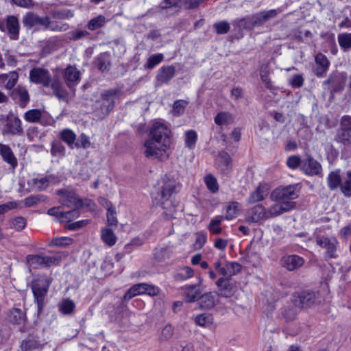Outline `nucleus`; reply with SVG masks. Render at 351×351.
Wrapping results in <instances>:
<instances>
[{
	"label": "nucleus",
	"instance_id": "30",
	"mask_svg": "<svg viewBox=\"0 0 351 351\" xmlns=\"http://www.w3.org/2000/svg\"><path fill=\"white\" fill-rule=\"evenodd\" d=\"M6 128L12 135H19L23 132L21 121L17 117L9 118L6 124Z\"/></svg>",
	"mask_w": 351,
	"mask_h": 351
},
{
	"label": "nucleus",
	"instance_id": "35",
	"mask_svg": "<svg viewBox=\"0 0 351 351\" xmlns=\"http://www.w3.org/2000/svg\"><path fill=\"white\" fill-rule=\"evenodd\" d=\"M0 79L3 82L6 81L5 88L8 90H12L17 83L19 75L16 71L10 72L8 74L0 75Z\"/></svg>",
	"mask_w": 351,
	"mask_h": 351
},
{
	"label": "nucleus",
	"instance_id": "53",
	"mask_svg": "<svg viewBox=\"0 0 351 351\" xmlns=\"http://www.w3.org/2000/svg\"><path fill=\"white\" fill-rule=\"evenodd\" d=\"M73 239L70 237H56L49 241V246L65 247L71 245Z\"/></svg>",
	"mask_w": 351,
	"mask_h": 351
},
{
	"label": "nucleus",
	"instance_id": "24",
	"mask_svg": "<svg viewBox=\"0 0 351 351\" xmlns=\"http://www.w3.org/2000/svg\"><path fill=\"white\" fill-rule=\"evenodd\" d=\"M11 97L17 101L21 107L24 108L29 101V95L27 90L21 86H18L11 93Z\"/></svg>",
	"mask_w": 351,
	"mask_h": 351
},
{
	"label": "nucleus",
	"instance_id": "48",
	"mask_svg": "<svg viewBox=\"0 0 351 351\" xmlns=\"http://www.w3.org/2000/svg\"><path fill=\"white\" fill-rule=\"evenodd\" d=\"M232 121V114L226 112H221L215 117V123L218 125H228Z\"/></svg>",
	"mask_w": 351,
	"mask_h": 351
},
{
	"label": "nucleus",
	"instance_id": "64",
	"mask_svg": "<svg viewBox=\"0 0 351 351\" xmlns=\"http://www.w3.org/2000/svg\"><path fill=\"white\" fill-rule=\"evenodd\" d=\"M10 225L16 230L21 231L26 226V219L23 217H16L10 220Z\"/></svg>",
	"mask_w": 351,
	"mask_h": 351
},
{
	"label": "nucleus",
	"instance_id": "54",
	"mask_svg": "<svg viewBox=\"0 0 351 351\" xmlns=\"http://www.w3.org/2000/svg\"><path fill=\"white\" fill-rule=\"evenodd\" d=\"M338 43L344 50L351 48V34L343 33L338 35Z\"/></svg>",
	"mask_w": 351,
	"mask_h": 351
},
{
	"label": "nucleus",
	"instance_id": "41",
	"mask_svg": "<svg viewBox=\"0 0 351 351\" xmlns=\"http://www.w3.org/2000/svg\"><path fill=\"white\" fill-rule=\"evenodd\" d=\"M101 239L109 246H112L117 241V237L114 232L110 228H104L101 230Z\"/></svg>",
	"mask_w": 351,
	"mask_h": 351
},
{
	"label": "nucleus",
	"instance_id": "4",
	"mask_svg": "<svg viewBox=\"0 0 351 351\" xmlns=\"http://www.w3.org/2000/svg\"><path fill=\"white\" fill-rule=\"evenodd\" d=\"M119 92V89L113 88L106 90L101 94L100 99L96 101V106L100 111L101 117L108 115L114 108L115 99Z\"/></svg>",
	"mask_w": 351,
	"mask_h": 351
},
{
	"label": "nucleus",
	"instance_id": "61",
	"mask_svg": "<svg viewBox=\"0 0 351 351\" xmlns=\"http://www.w3.org/2000/svg\"><path fill=\"white\" fill-rule=\"evenodd\" d=\"M188 102L185 100H177L174 102L173 106V114L174 116H180L184 112L185 108Z\"/></svg>",
	"mask_w": 351,
	"mask_h": 351
},
{
	"label": "nucleus",
	"instance_id": "16",
	"mask_svg": "<svg viewBox=\"0 0 351 351\" xmlns=\"http://www.w3.org/2000/svg\"><path fill=\"white\" fill-rule=\"evenodd\" d=\"M330 62L328 58L322 53H318L315 58L313 72L318 77H322L328 71Z\"/></svg>",
	"mask_w": 351,
	"mask_h": 351
},
{
	"label": "nucleus",
	"instance_id": "21",
	"mask_svg": "<svg viewBox=\"0 0 351 351\" xmlns=\"http://www.w3.org/2000/svg\"><path fill=\"white\" fill-rule=\"evenodd\" d=\"M282 263L283 267L287 269L289 271H294L304 265V260L298 255L292 254L283 256Z\"/></svg>",
	"mask_w": 351,
	"mask_h": 351
},
{
	"label": "nucleus",
	"instance_id": "19",
	"mask_svg": "<svg viewBox=\"0 0 351 351\" xmlns=\"http://www.w3.org/2000/svg\"><path fill=\"white\" fill-rule=\"evenodd\" d=\"M216 285L219 288L218 296L230 298L234 294V286L230 282V278H220L217 282Z\"/></svg>",
	"mask_w": 351,
	"mask_h": 351
},
{
	"label": "nucleus",
	"instance_id": "10",
	"mask_svg": "<svg viewBox=\"0 0 351 351\" xmlns=\"http://www.w3.org/2000/svg\"><path fill=\"white\" fill-rule=\"evenodd\" d=\"M316 243L319 246L326 250V258H335L337 257L336 251L338 242L335 238L318 236L316 238Z\"/></svg>",
	"mask_w": 351,
	"mask_h": 351
},
{
	"label": "nucleus",
	"instance_id": "1",
	"mask_svg": "<svg viewBox=\"0 0 351 351\" xmlns=\"http://www.w3.org/2000/svg\"><path fill=\"white\" fill-rule=\"evenodd\" d=\"M170 143L171 130L164 123L155 122L149 128L144 143V154L147 158H160L166 154Z\"/></svg>",
	"mask_w": 351,
	"mask_h": 351
},
{
	"label": "nucleus",
	"instance_id": "7",
	"mask_svg": "<svg viewBox=\"0 0 351 351\" xmlns=\"http://www.w3.org/2000/svg\"><path fill=\"white\" fill-rule=\"evenodd\" d=\"M263 251V241L253 240L247 247L245 260L254 267H262V253Z\"/></svg>",
	"mask_w": 351,
	"mask_h": 351
},
{
	"label": "nucleus",
	"instance_id": "52",
	"mask_svg": "<svg viewBox=\"0 0 351 351\" xmlns=\"http://www.w3.org/2000/svg\"><path fill=\"white\" fill-rule=\"evenodd\" d=\"M42 116V112L39 109H32L25 113V119L30 123L38 122Z\"/></svg>",
	"mask_w": 351,
	"mask_h": 351
},
{
	"label": "nucleus",
	"instance_id": "38",
	"mask_svg": "<svg viewBox=\"0 0 351 351\" xmlns=\"http://www.w3.org/2000/svg\"><path fill=\"white\" fill-rule=\"evenodd\" d=\"M60 138L66 143L68 146L73 149L76 139L75 134L69 129L63 130L60 134Z\"/></svg>",
	"mask_w": 351,
	"mask_h": 351
},
{
	"label": "nucleus",
	"instance_id": "3",
	"mask_svg": "<svg viewBox=\"0 0 351 351\" xmlns=\"http://www.w3.org/2000/svg\"><path fill=\"white\" fill-rule=\"evenodd\" d=\"M51 280L45 275L39 276L32 282L31 288L37 304V315L39 316L45 306V300Z\"/></svg>",
	"mask_w": 351,
	"mask_h": 351
},
{
	"label": "nucleus",
	"instance_id": "22",
	"mask_svg": "<svg viewBox=\"0 0 351 351\" xmlns=\"http://www.w3.org/2000/svg\"><path fill=\"white\" fill-rule=\"evenodd\" d=\"M43 345L38 340V337L29 335L21 341V351H38L42 349Z\"/></svg>",
	"mask_w": 351,
	"mask_h": 351
},
{
	"label": "nucleus",
	"instance_id": "43",
	"mask_svg": "<svg viewBox=\"0 0 351 351\" xmlns=\"http://www.w3.org/2000/svg\"><path fill=\"white\" fill-rule=\"evenodd\" d=\"M49 86L53 90V94L59 99L66 97V91L63 88L61 82L58 80H51Z\"/></svg>",
	"mask_w": 351,
	"mask_h": 351
},
{
	"label": "nucleus",
	"instance_id": "23",
	"mask_svg": "<svg viewBox=\"0 0 351 351\" xmlns=\"http://www.w3.org/2000/svg\"><path fill=\"white\" fill-rule=\"evenodd\" d=\"M6 29L12 40H18L20 25L19 19L15 16H8L6 19Z\"/></svg>",
	"mask_w": 351,
	"mask_h": 351
},
{
	"label": "nucleus",
	"instance_id": "40",
	"mask_svg": "<svg viewBox=\"0 0 351 351\" xmlns=\"http://www.w3.org/2000/svg\"><path fill=\"white\" fill-rule=\"evenodd\" d=\"M104 202L106 203V207L108 210L107 212V220H108V224L109 226H117V219L116 217V213L114 211V209L112 208L111 203L108 202L107 199L102 198L101 199V203H103Z\"/></svg>",
	"mask_w": 351,
	"mask_h": 351
},
{
	"label": "nucleus",
	"instance_id": "18",
	"mask_svg": "<svg viewBox=\"0 0 351 351\" xmlns=\"http://www.w3.org/2000/svg\"><path fill=\"white\" fill-rule=\"evenodd\" d=\"M176 73V68L173 65L161 67L156 75V84L161 86L164 84H168L174 77Z\"/></svg>",
	"mask_w": 351,
	"mask_h": 351
},
{
	"label": "nucleus",
	"instance_id": "56",
	"mask_svg": "<svg viewBox=\"0 0 351 351\" xmlns=\"http://www.w3.org/2000/svg\"><path fill=\"white\" fill-rule=\"evenodd\" d=\"M106 23V18L102 15L92 19L88 24V28L90 30H95L97 28L104 26Z\"/></svg>",
	"mask_w": 351,
	"mask_h": 351
},
{
	"label": "nucleus",
	"instance_id": "46",
	"mask_svg": "<svg viewBox=\"0 0 351 351\" xmlns=\"http://www.w3.org/2000/svg\"><path fill=\"white\" fill-rule=\"evenodd\" d=\"M250 219L253 222H261L263 219V207L258 204L251 209Z\"/></svg>",
	"mask_w": 351,
	"mask_h": 351
},
{
	"label": "nucleus",
	"instance_id": "20",
	"mask_svg": "<svg viewBox=\"0 0 351 351\" xmlns=\"http://www.w3.org/2000/svg\"><path fill=\"white\" fill-rule=\"evenodd\" d=\"M218 297L216 293H206L199 297L197 304L202 309H210L216 305Z\"/></svg>",
	"mask_w": 351,
	"mask_h": 351
},
{
	"label": "nucleus",
	"instance_id": "15",
	"mask_svg": "<svg viewBox=\"0 0 351 351\" xmlns=\"http://www.w3.org/2000/svg\"><path fill=\"white\" fill-rule=\"evenodd\" d=\"M23 25L27 28H32L34 26H42L48 25V16L40 17L37 14L28 12L22 19Z\"/></svg>",
	"mask_w": 351,
	"mask_h": 351
},
{
	"label": "nucleus",
	"instance_id": "44",
	"mask_svg": "<svg viewBox=\"0 0 351 351\" xmlns=\"http://www.w3.org/2000/svg\"><path fill=\"white\" fill-rule=\"evenodd\" d=\"M47 199V197L44 195H30L26 198L24 199L23 202L26 207H31L36 205H38V204L41 202H45Z\"/></svg>",
	"mask_w": 351,
	"mask_h": 351
},
{
	"label": "nucleus",
	"instance_id": "9",
	"mask_svg": "<svg viewBox=\"0 0 351 351\" xmlns=\"http://www.w3.org/2000/svg\"><path fill=\"white\" fill-rule=\"evenodd\" d=\"M318 293L306 290L293 295L292 299L300 308H309L320 302Z\"/></svg>",
	"mask_w": 351,
	"mask_h": 351
},
{
	"label": "nucleus",
	"instance_id": "57",
	"mask_svg": "<svg viewBox=\"0 0 351 351\" xmlns=\"http://www.w3.org/2000/svg\"><path fill=\"white\" fill-rule=\"evenodd\" d=\"M65 147L60 141L51 143V154L53 156H64L65 155Z\"/></svg>",
	"mask_w": 351,
	"mask_h": 351
},
{
	"label": "nucleus",
	"instance_id": "39",
	"mask_svg": "<svg viewBox=\"0 0 351 351\" xmlns=\"http://www.w3.org/2000/svg\"><path fill=\"white\" fill-rule=\"evenodd\" d=\"M240 210V205L237 202H230L226 207V215L223 216V220H230L235 217Z\"/></svg>",
	"mask_w": 351,
	"mask_h": 351
},
{
	"label": "nucleus",
	"instance_id": "2",
	"mask_svg": "<svg viewBox=\"0 0 351 351\" xmlns=\"http://www.w3.org/2000/svg\"><path fill=\"white\" fill-rule=\"evenodd\" d=\"M178 184L173 178L165 176L158 183L156 191L153 193V202L156 206H162L165 210V214L169 218L175 217V208H167L165 206L172 197L177 192Z\"/></svg>",
	"mask_w": 351,
	"mask_h": 351
},
{
	"label": "nucleus",
	"instance_id": "49",
	"mask_svg": "<svg viewBox=\"0 0 351 351\" xmlns=\"http://www.w3.org/2000/svg\"><path fill=\"white\" fill-rule=\"evenodd\" d=\"M159 8L161 10H179L181 8V0H162L159 4Z\"/></svg>",
	"mask_w": 351,
	"mask_h": 351
},
{
	"label": "nucleus",
	"instance_id": "36",
	"mask_svg": "<svg viewBox=\"0 0 351 351\" xmlns=\"http://www.w3.org/2000/svg\"><path fill=\"white\" fill-rule=\"evenodd\" d=\"M223 220V217L221 215H218L211 219L209 224L208 225V229L211 234H219L221 233L222 228L221 223Z\"/></svg>",
	"mask_w": 351,
	"mask_h": 351
},
{
	"label": "nucleus",
	"instance_id": "8",
	"mask_svg": "<svg viewBox=\"0 0 351 351\" xmlns=\"http://www.w3.org/2000/svg\"><path fill=\"white\" fill-rule=\"evenodd\" d=\"M335 139L344 145H351V116L344 115L341 117Z\"/></svg>",
	"mask_w": 351,
	"mask_h": 351
},
{
	"label": "nucleus",
	"instance_id": "17",
	"mask_svg": "<svg viewBox=\"0 0 351 351\" xmlns=\"http://www.w3.org/2000/svg\"><path fill=\"white\" fill-rule=\"evenodd\" d=\"M63 77L66 85L69 87H73L80 82L81 73L75 66L69 65L64 69Z\"/></svg>",
	"mask_w": 351,
	"mask_h": 351
},
{
	"label": "nucleus",
	"instance_id": "31",
	"mask_svg": "<svg viewBox=\"0 0 351 351\" xmlns=\"http://www.w3.org/2000/svg\"><path fill=\"white\" fill-rule=\"evenodd\" d=\"M200 294V289L198 285L186 286L184 289V299L186 302L198 301Z\"/></svg>",
	"mask_w": 351,
	"mask_h": 351
},
{
	"label": "nucleus",
	"instance_id": "59",
	"mask_svg": "<svg viewBox=\"0 0 351 351\" xmlns=\"http://www.w3.org/2000/svg\"><path fill=\"white\" fill-rule=\"evenodd\" d=\"M48 22V25H44V27L47 29H50L51 31L64 32L66 31L69 27V25L66 23L59 24L58 23L51 21L49 16Z\"/></svg>",
	"mask_w": 351,
	"mask_h": 351
},
{
	"label": "nucleus",
	"instance_id": "33",
	"mask_svg": "<svg viewBox=\"0 0 351 351\" xmlns=\"http://www.w3.org/2000/svg\"><path fill=\"white\" fill-rule=\"evenodd\" d=\"M146 283H139L133 285L130 287L128 291L125 293L123 300L128 301L136 295L145 294V287Z\"/></svg>",
	"mask_w": 351,
	"mask_h": 351
},
{
	"label": "nucleus",
	"instance_id": "60",
	"mask_svg": "<svg viewBox=\"0 0 351 351\" xmlns=\"http://www.w3.org/2000/svg\"><path fill=\"white\" fill-rule=\"evenodd\" d=\"M205 183L208 189L213 193H215L219 190V185L217 179L212 175H208L204 178Z\"/></svg>",
	"mask_w": 351,
	"mask_h": 351
},
{
	"label": "nucleus",
	"instance_id": "25",
	"mask_svg": "<svg viewBox=\"0 0 351 351\" xmlns=\"http://www.w3.org/2000/svg\"><path fill=\"white\" fill-rule=\"evenodd\" d=\"M218 167L223 174H228L232 169V159L230 155L225 151H221L217 156Z\"/></svg>",
	"mask_w": 351,
	"mask_h": 351
},
{
	"label": "nucleus",
	"instance_id": "45",
	"mask_svg": "<svg viewBox=\"0 0 351 351\" xmlns=\"http://www.w3.org/2000/svg\"><path fill=\"white\" fill-rule=\"evenodd\" d=\"M49 184V180L47 177L40 178H33L31 181V187L33 189L42 191L45 189Z\"/></svg>",
	"mask_w": 351,
	"mask_h": 351
},
{
	"label": "nucleus",
	"instance_id": "13",
	"mask_svg": "<svg viewBox=\"0 0 351 351\" xmlns=\"http://www.w3.org/2000/svg\"><path fill=\"white\" fill-rule=\"evenodd\" d=\"M322 165L311 154H306L302 160V171L306 175L317 176L322 173Z\"/></svg>",
	"mask_w": 351,
	"mask_h": 351
},
{
	"label": "nucleus",
	"instance_id": "6",
	"mask_svg": "<svg viewBox=\"0 0 351 351\" xmlns=\"http://www.w3.org/2000/svg\"><path fill=\"white\" fill-rule=\"evenodd\" d=\"M263 21V12H260L252 16H247L241 19H236L232 21L234 31L241 32L243 29H252L262 25Z\"/></svg>",
	"mask_w": 351,
	"mask_h": 351
},
{
	"label": "nucleus",
	"instance_id": "42",
	"mask_svg": "<svg viewBox=\"0 0 351 351\" xmlns=\"http://www.w3.org/2000/svg\"><path fill=\"white\" fill-rule=\"evenodd\" d=\"M27 264L34 269L43 267V256L38 254H29L26 257Z\"/></svg>",
	"mask_w": 351,
	"mask_h": 351
},
{
	"label": "nucleus",
	"instance_id": "14",
	"mask_svg": "<svg viewBox=\"0 0 351 351\" xmlns=\"http://www.w3.org/2000/svg\"><path fill=\"white\" fill-rule=\"evenodd\" d=\"M295 206L296 203L295 202H280V203L271 206L267 212L265 211V218L276 217L284 213L289 212L293 209Z\"/></svg>",
	"mask_w": 351,
	"mask_h": 351
},
{
	"label": "nucleus",
	"instance_id": "55",
	"mask_svg": "<svg viewBox=\"0 0 351 351\" xmlns=\"http://www.w3.org/2000/svg\"><path fill=\"white\" fill-rule=\"evenodd\" d=\"M195 322L200 326H208L212 324L213 317L207 313L199 314L195 317Z\"/></svg>",
	"mask_w": 351,
	"mask_h": 351
},
{
	"label": "nucleus",
	"instance_id": "58",
	"mask_svg": "<svg viewBox=\"0 0 351 351\" xmlns=\"http://www.w3.org/2000/svg\"><path fill=\"white\" fill-rule=\"evenodd\" d=\"M197 134L195 130H189L185 134V145L189 149H193L196 143Z\"/></svg>",
	"mask_w": 351,
	"mask_h": 351
},
{
	"label": "nucleus",
	"instance_id": "32",
	"mask_svg": "<svg viewBox=\"0 0 351 351\" xmlns=\"http://www.w3.org/2000/svg\"><path fill=\"white\" fill-rule=\"evenodd\" d=\"M95 66L101 72L108 71L110 66V55L102 53L95 60Z\"/></svg>",
	"mask_w": 351,
	"mask_h": 351
},
{
	"label": "nucleus",
	"instance_id": "27",
	"mask_svg": "<svg viewBox=\"0 0 351 351\" xmlns=\"http://www.w3.org/2000/svg\"><path fill=\"white\" fill-rule=\"evenodd\" d=\"M300 309L301 308L291 298L290 302L284 307L282 315L287 321H293L295 319Z\"/></svg>",
	"mask_w": 351,
	"mask_h": 351
},
{
	"label": "nucleus",
	"instance_id": "50",
	"mask_svg": "<svg viewBox=\"0 0 351 351\" xmlns=\"http://www.w3.org/2000/svg\"><path fill=\"white\" fill-rule=\"evenodd\" d=\"M51 14L53 18L60 20L69 19L74 16L72 10L66 8L53 10Z\"/></svg>",
	"mask_w": 351,
	"mask_h": 351
},
{
	"label": "nucleus",
	"instance_id": "26",
	"mask_svg": "<svg viewBox=\"0 0 351 351\" xmlns=\"http://www.w3.org/2000/svg\"><path fill=\"white\" fill-rule=\"evenodd\" d=\"M0 154L3 160L8 163L12 169L16 167L18 165L17 159L8 145L0 144Z\"/></svg>",
	"mask_w": 351,
	"mask_h": 351
},
{
	"label": "nucleus",
	"instance_id": "63",
	"mask_svg": "<svg viewBox=\"0 0 351 351\" xmlns=\"http://www.w3.org/2000/svg\"><path fill=\"white\" fill-rule=\"evenodd\" d=\"M213 27L218 34H225L230 31V25L227 21H221L215 23Z\"/></svg>",
	"mask_w": 351,
	"mask_h": 351
},
{
	"label": "nucleus",
	"instance_id": "5",
	"mask_svg": "<svg viewBox=\"0 0 351 351\" xmlns=\"http://www.w3.org/2000/svg\"><path fill=\"white\" fill-rule=\"evenodd\" d=\"M300 189L298 184L278 187L271 192L270 197L276 202H293L299 197Z\"/></svg>",
	"mask_w": 351,
	"mask_h": 351
},
{
	"label": "nucleus",
	"instance_id": "62",
	"mask_svg": "<svg viewBox=\"0 0 351 351\" xmlns=\"http://www.w3.org/2000/svg\"><path fill=\"white\" fill-rule=\"evenodd\" d=\"M263 199V189L259 185L248 198L249 204H254Z\"/></svg>",
	"mask_w": 351,
	"mask_h": 351
},
{
	"label": "nucleus",
	"instance_id": "28",
	"mask_svg": "<svg viewBox=\"0 0 351 351\" xmlns=\"http://www.w3.org/2000/svg\"><path fill=\"white\" fill-rule=\"evenodd\" d=\"M340 169L330 171L327 177L328 186L331 191L340 188L342 183Z\"/></svg>",
	"mask_w": 351,
	"mask_h": 351
},
{
	"label": "nucleus",
	"instance_id": "51",
	"mask_svg": "<svg viewBox=\"0 0 351 351\" xmlns=\"http://www.w3.org/2000/svg\"><path fill=\"white\" fill-rule=\"evenodd\" d=\"M75 307V303L69 298L64 300L59 304V309L63 314H71Z\"/></svg>",
	"mask_w": 351,
	"mask_h": 351
},
{
	"label": "nucleus",
	"instance_id": "47",
	"mask_svg": "<svg viewBox=\"0 0 351 351\" xmlns=\"http://www.w3.org/2000/svg\"><path fill=\"white\" fill-rule=\"evenodd\" d=\"M340 190L345 197H351V170L347 171L346 178L344 182L341 183Z\"/></svg>",
	"mask_w": 351,
	"mask_h": 351
},
{
	"label": "nucleus",
	"instance_id": "11",
	"mask_svg": "<svg viewBox=\"0 0 351 351\" xmlns=\"http://www.w3.org/2000/svg\"><path fill=\"white\" fill-rule=\"evenodd\" d=\"M29 79L34 84H42L45 87H49L51 75L47 69L43 68H34L29 72Z\"/></svg>",
	"mask_w": 351,
	"mask_h": 351
},
{
	"label": "nucleus",
	"instance_id": "34",
	"mask_svg": "<svg viewBox=\"0 0 351 351\" xmlns=\"http://www.w3.org/2000/svg\"><path fill=\"white\" fill-rule=\"evenodd\" d=\"M9 319L10 322L16 324H20L23 323L26 319L25 313L21 309L18 308H14L10 310L9 313Z\"/></svg>",
	"mask_w": 351,
	"mask_h": 351
},
{
	"label": "nucleus",
	"instance_id": "29",
	"mask_svg": "<svg viewBox=\"0 0 351 351\" xmlns=\"http://www.w3.org/2000/svg\"><path fill=\"white\" fill-rule=\"evenodd\" d=\"M241 265L237 262L227 263L221 269V275L224 278H231L241 270Z\"/></svg>",
	"mask_w": 351,
	"mask_h": 351
},
{
	"label": "nucleus",
	"instance_id": "12",
	"mask_svg": "<svg viewBox=\"0 0 351 351\" xmlns=\"http://www.w3.org/2000/svg\"><path fill=\"white\" fill-rule=\"evenodd\" d=\"M58 195H62L60 201L61 204L70 208L80 209L84 206V203L77 195L73 191H65L62 190L57 191Z\"/></svg>",
	"mask_w": 351,
	"mask_h": 351
},
{
	"label": "nucleus",
	"instance_id": "37",
	"mask_svg": "<svg viewBox=\"0 0 351 351\" xmlns=\"http://www.w3.org/2000/svg\"><path fill=\"white\" fill-rule=\"evenodd\" d=\"M194 271L190 267L185 266L180 268L174 275V279L177 281H183L193 276Z\"/></svg>",
	"mask_w": 351,
	"mask_h": 351
}]
</instances>
